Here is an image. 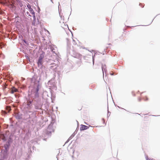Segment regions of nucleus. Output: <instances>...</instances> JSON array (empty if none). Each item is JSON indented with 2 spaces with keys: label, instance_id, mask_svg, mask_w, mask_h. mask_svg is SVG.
Here are the masks:
<instances>
[{
  "label": "nucleus",
  "instance_id": "obj_7",
  "mask_svg": "<svg viewBox=\"0 0 160 160\" xmlns=\"http://www.w3.org/2000/svg\"><path fill=\"white\" fill-rule=\"evenodd\" d=\"M32 103V101H29L27 102V105L28 106H29L30 104H31Z\"/></svg>",
  "mask_w": 160,
  "mask_h": 160
},
{
  "label": "nucleus",
  "instance_id": "obj_16",
  "mask_svg": "<svg viewBox=\"0 0 160 160\" xmlns=\"http://www.w3.org/2000/svg\"><path fill=\"white\" fill-rule=\"evenodd\" d=\"M111 74L112 75H113V73Z\"/></svg>",
  "mask_w": 160,
  "mask_h": 160
},
{
  "label": "nucleus",
  "instance_id": "obj_2",
  "mask_svg": "<svg viewBox=\"0 0 160 160\" xmlns=\"http://www.w3.org/2000/svg\"><path fill=\"white\" fill-rule=\"evenodd\" d=\"M89 127L88 126L84 125H82L81 127L80 128V129L81 130H83L87 129Z\"/></svg>",
  "mask_w": 160,
  "mask_h": 160
},
{
  "label": "nucleus",
  "instance_id": "obj_1",
  "mask_svg": "<svg viewBox=\"0 0 160 160\" xmlns=\"http://www.w3.org/2000/svg\"><path fill=\"white\" fill-rule=\"evenodd\" d=\"M18 89L15 88V87H13L11 88V91L10 92V93H11L13 94L14 92H18Z\"/></svg>",
  "mask_w": 160,
  "mask_h": 160
},
{
  "label": "nucleus",
  "instance_id": "obj_12",
  "mask_svg": "<svg viewBox=\"0 0 160 160\" xmlns=\"http://www.w3.org/2000/svg\"><path fill=\"white\" fill-rule=\"evenodd\" d=\"M45 32H47V33H48L49 34H50L49 32H48V31L46 29H45Z\"/></svg>",
  "mask_w": 160,
  "mask_h": 160
},
{
  "label": "nucleus",
  "instance_id": "obj_9",
  "mask_svg": "<svg viewBox=\"0 0 160 160\" xmlns=\"http://www.w3.org/2000/svg\"><path fill=\"white\" fill-rule=\"evenodd\" d=\"M146 159H147V160H154V159H153L152 158H149L148 157Z\"/></svg>",
  "mask_w": 160,
  "mask_h": 160
},
{
  "label": "nucleus",
  "instance_id": "obj_11",
  "mask_svg": "<svg viewBox=\"0 0 160 160\" xmlns=\"http://www.w3.org/2000/svg\"><path fill=\"white\" fill-rule=\"evenodd\" d=\"M138 101L139 102H140L141 101V99L140 98H138Z\"/></svg>",
  "mask_w": 160,
  "mask_h": 160
},
{
  "label": "nucleus",
  "instance_id": "obj_4",
  "mask_svg": "<svg viewBox=\"0 0 160 160\" xmlns=\"http://www.w3.org/2000/svg\"><path fill=\"white\" fill-rule=\"evenodd\" d=\"M142 93H141V97H142L143 99V100H144L145 101H147V100H148V99L147 96L146 95L143 96L142 95Z\"/></svg>",
  "mask_w": 160,
  "mask_h": 160
},
{
  "label": "nucleus",
  "instance_id": "obj_15",
  "mask_svg": "<svg viewBox=\"0 0 160 160\" xmlns=\"http://www.w3.org/2000/svg\"><path fill=\"white\" fill-rule=\"evenodd\" d=\"M38 88L37 89V91L38 92Z\"/></svg>",
  "mask_w": 160,
  "mask_h": 160
},
{
  "label": "nucleus",
  "instance_id": "obj_13",
  "mask_svg": "<svg viewBox=\"0 0 160 160\" xmlns=\"http://www.w3.org/2000/svg\"><path fill=\"white\" fill-rule=\"evenodd\" d=\"M35 108L36 109H38L39 108H38V107L37 106H35Z\"/></svg>",
  "mask_w": 160,
  "mask_h": 160
},
{
  "label": "nucleus",
  "instance_id": "obj_17",
  "mask_svg": "<svg viewBox=\"0 0 160 160\" xmlns=\"http://www.w3.org/2000/svg\"><path fill=\"white\" fill-rule=\"evenodd\" d=\"M135 96V94H133V96Z\"/></svg>",
  "mask_w": 160,
  "mask_h": 160
},
{
  "label": "nucleus",
  "instance_id": "obj_10",
  "mask_svg": "<svg viewBox=\"0 0 160 160\" xmlns=\"http://www.w3.org/2000/svg\"><path fill=\"white\" fill-rule=\"evenodd\" d=\"M7 110H8V112H9V111L10 110H11L10 108V107H7Z\"/></svg>",
  "mask_w": 160,
  "mask_h": 160
},
{
  "label": "nucleus",
  "instance_id": "obj_14",
  "mask_svg": "<svg viewBox=\"0 0 160 160\" xmlns=\"http://www.w3.org/2000/svg\"><path fill=\"white\" fill-rule=\"evenodd\" d=\"M24 42H25V43H26V41L24 40Z\"/></svg>",
  "mask_w": 160,
  "mask_h": 160
},
{
  "label": "nucleus",
  "instance_id": "obj_5",
  "mask_svg": "<svg viewBox=\"0 0 160 160\" xmlns=\"http://www.w3.org/2000/svg\"><path fill=\"white\" fill-rule=\"evenodd\" d=\"M43 63V60L41 59H38V66H42Z\"/></svg>",
  "mask_w": 160,
  "mask_h": 160
},
{
  "label": "nucleus",
  "instance_id": "obj_8",
  "mask_svg": "<svg viewBox=\"0 0 160 160\" xmlns=\"http://www.w3.org/2000/svg\"><path fill=\"white\" fill-rule=\"evenodd\" d=\"M27 7L29 9L30 8H31V5L29 4H28V5H27Z\"/></svg>",
  "mask_w": 160,
  "mask_h": 160
},
{
  "label": "nucleus",
  "instance_id": "obj_3",
  "mask_svg": "<svg viewBox=\"0 0 160 160\" xmlns=\"http://www.w3.org/2000/svg\"><path fill=\"white\" fill-rule=\"evenodd\" d=\"M29 10L31 13L32 14V16L34 18H35V14L33 9L31 8H30V9H29Z\"/></svg>",
  "mask_w": 160,
  "mask_h": 160
},
{
  "label": "nucleus",
  "instance_id": "obj_6",
  "mask_svg": "<svg viewBox=\"0 0 160 160\" xmlns=\"http://www.w3.org/2000/svg\"><path fill=\"white\" fill-rule=\"evenodd\" d=\"M43 58H44V56H42L41 55H40V57H39V59L42 60Z\"/></svg>",
  "mask_w": 160,
  "mask_h": 160
}]
</instances>
